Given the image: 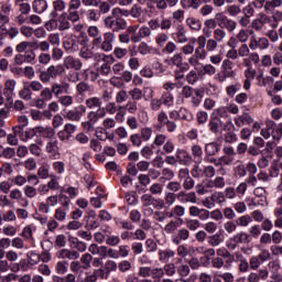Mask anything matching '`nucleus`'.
<instances>
[{"instance_id": "obj_59", "label": "nucleus", "mask_w": 282, "mask_h": 282, "mask_svg": "<svg viewBox=\"0 0 282 282\" xmlns=\"http://www.w3.org/2000/svg\"><path fill=\"white\" fill-rule=\"evenodd\" d=\"M80 58H84V61H91V58H96V54L91 52L88 47H82L79 51Z\"/></svg>"}, {"instance_id": "obj_5", "label": "nucleus", "mask_w": 282, "mask_h": 282, "mask_svg": "<svg viewBox=\"0 0 282 282\" xmlns=\"http://www.w3.org/2000/svg\"><path fill=\"white\" fill-rule=\"evenodd\" d=\"M85 113H87V107H85V105H79L75 109L67 110L64 118L70 122H80Z\"/></svg>"}, {"instance_id": "obj_1", "label": "nucleus", "mask_w": 282, "mask_h": 282, "mask_svg": "<svg viewBox=\"0 0 282 282\" xmlns=\"http://www.w3.org/2000/svg\"><path fill=\"white\" fill-rule=\"evenodd\" d=\"M104 25L111 32H120L127 30V20L120 15H115L113 11H111V14L105 18Z\"/></svg>"}, {"instance_id": "obj_33", "label": "nucleus", "mask_w": 282, "mask_h": 282, "mask_svg": "<svg viewBox=\"0 0 282 282\" xmlns=\"http://www.w3.org/2000/svg\"><path fill=\"white\" fill-rule=\"evenodd\" d=\"M254 34L253 30H248V29H241L237 35L236 39L239 43L246 44L248 43L250 35Z\"/></svg>"}, {"instance_id": "obj_32", "label": "nucleus", "mask_w": 282, "mask_h": 282, "mask_svg": "<svg viewBox=\"0 0 282 282\" xmlns=\"http://www.w3.org/2000/svg\"><path fill=\"white\" fill-rule=\"evenodd\" d=\"M46 72L51 78H58V76H63V74H65V67L61 64L57 66L51 65L47 67Z\"/></svg>"}, {"instance_id": "obj_30", "label": "nucleus", "mask_w": 282, "mask_h": 282, "mask_svg": "<svg viewBox=\"0 0 282 282\" xmlns=\"http://www.w3.org/2000/svg\"><path fill=\"white\" fill-rule=\"evenodd\" d=\"M219 149H221V145L217 142H209L205 144V155L207 158H213L219 153Z\"/></svg>"}, {"instance_id": "obj_51", "label": "nucleus", "mask_w": 282, "mask_h": 282, "mask_svg": "<svg viewBox=\"0 0 282 282\" xmlns=\"http://www.w3.org/2000/svg\"><path fill=\"white\" fill-rule=\"evenodd\" d=\"M37 176L41 180H47L50 177V164L43 163L37 170Z\"/></svg>"}, {"instance_id": "obj_2", "label": "nucleus", "mask_w": 282, "mask_h": 282, "mask_svg": "<svg viewBox=\"0 0 282 282\" xmlns=\"http://www.w3.org/2000/svg\"><path fill=\"white\" fill-rule=\"evenodd\" d=\"M113 41H116V34L106 32L104 36L93 40V45L99 47L101 52H111L113 50Z\"/></svg>"}, {"instance_id": "obj_46", "label": "nucleus", "mask_w": 282, "mask_h": 282, "mask_svg": "<svg viewBox=\"0 0 282 282\" xmlns=\"http://www.w3.org/2000/svg\"><path fill=\"white\" fill-rule=\"evenodd\" d=\"M57 102L63 107H72L74 105V97L72 95H62L57 98Z\"/></svg>"}, {"instance_id": "obj_47", "label": "nucleus", "mask_w": 282, "mask_h": 282, "mask_svg": "<svg viewBox=\"0 0 282 282\" xmlns=\"http://www.w3.org/2000/svg\"><path fill=\"white\" fill-rule=\"evenodd\" d=\"M86 19L88 21H91L93 23H97V21H100V12L98 9H88L86 13Z\"/></svg>"}, {"instance_id": "obj_27", "label": "nucleus", "mask_w": 282, "mask_h": 282, "mask_svg": "<svg viewBox=\"0 0 282 282\" xmlns=\"http://www.w3.org/2000/svg\"><path fill=\"white\" fill-rule=\"evenodd\" d=\"M265 127L267 129H262L260 134L262 135V138H264V140H268V138H270V135L274 133V130L276 129V123L274 122V120L268 119L265 121Z\"/></svg>"}, {"instance_id": "obj_45", "label": "nucleus", "mask_w": 282, "mask_h": 282, "mask_svg": "<svg viewBox=\"0 0 282 282\" xmlns=\"http://www.w3.org/2000/svg\"><path fill=\"white\" fill-rule=\"evenodd\" d=\"M91 261H94V256L91 253H84L80 257V263L83 264V270H89L91 268Z\"/></svg>"}, {"instance_id": "obj_8", "label": "nucleus", "mask_w": 282, "mask_h": 282, "mask_svg": "<svg viewBox=\"0 0 282 282\" xmlns=\"http://www.w3.org/2000/svg\"><path fill=\"white\" fill-rule=\"evenodd\" d=\"M64 69H74V72H80L83 69V62L72 55L64 58L63 65Z\"/></svg>"}, {"instance_id": "obj_25", "label": "nucleus", "mask_w": 282, "mask_h": 282, "mask_svg": "<svg viewBox=\"0 0 282 282\" xmlns=\"http://www.w3.org/2000/svg\"><path fill=\"white\" fill-rule=\"evenodd\" d=\"M144 9L141 8L140 4L135 3L130 8V17L132 19H137L138 23H144Z\"/></svg>"}, {"instance_id": "obj_63", "label": "nucleus", "mask_w": 282, "mask_h": 282, "mask_svg": "<svg viewBox=\"0 0 282 282\" xmlns=\"http://www.w3.org/2000/svg\"><path fill=\"white\" fill-rule=\"evenodd\" d=\"M164 191V186L160 183H153L149 187V192L151 195H162V192Z\"/></svg>"}, {"instance_id": "obj_13", "label": "nucleus", "mask_w": 282, "mask_h": 282, "mask_svg": "<svg viewBox=\"0 0 282 282\" xmlns=\"http://www.w3.org/2000/svg\"><path fill=\"white\" fill-rule=\"evenodd\" d=\"M57 259H68L69 261H76L80 259V253L75 249H61L56 253Z\"/></svg>"}, {"instance_id": "obj_23", "label": "nucleus", "mask_w": 282, "mask_h": 282, "mask_svg": "<svg viewBox=\"0 0 282 282\" xmlns=\"http://www.w3.org/2000/svg\"><path fill=\"white\" fill-rule=\"evenodd\" d=\"M231 241L234 242V245L231 246V250H236L237 246L250 242V235L246 232H238L232 236Z\"/></svg>"}, {"instance_id": "obj_50", "label": "nucleus", "mask_w": 282, "mask_h": 282, "mask_svg": "<svg viewBox=\"0 0 282 282\" xmlns=\"http://www.w3.org/2000/svg\"><path fill=\"white\" fill-rule=\"evenodd\" d=\"M257 80H258V85L259 87H268L270 85H272V77L271 76H263V73L259 74L257 76Z\"/></svg>"}, {"instance_id": "obj_11", "label": "nucleus", "mask_w": 282, "mask_h": 282, "mask_svg": "<svg viewBox=\"0 0 282 282\" xmlns=\"http://www.w3.org/2000/svg\"><path fill=\"white\" fill-rule=\"evenodd\" d=\"M147 91H150V95L153 96V89L145 87L142 89L135 87L132 88L131 90H129V96L131 98V100H134V102H140V100H142V98H147Z\"/></svg>"}, {"instance_id": "obj_60", "label": "nucleus", "mask_w": 282, "mask_h": 282, "mask_svg": "<svg viewBox=\"0 0 282 282\" xmlns=\"http://www.w3.org/2000/svg\"><path fill=\"white\" fill-rule=\"evenodd\" d=\"M99 15L101 17V14H109V12H111V4H109L107 1H100L97 6Z\"/></svg>"}, {"instance_id": "obj_34", "label": "nucleus", "mask_w": 282, "mask_h": 282, "mask_svg": "<svg viewBox=\"0 0 282 282\" xmlns=\"http://www.w3.org/2000/svg\"><path fill=\"white\" fill-rule=\"evenodd\" d=\"M105 116H107V112L105 110H91L88 112L87 118L88 121L93 122V124H96V122H98V120L105 118Z\"/></svg>"}, {"instance_id": "obj_14", "label": "nucleus", "mask_w": 282, "mask_h": 282, "mask_svg": "<svg viewBox=\"0 0 282 282\" xmlns=\"http://www.w3.org/2000/svg\"><path fill=\"white\" fill-rule=\"evenodd\" d=\"M177 199L181 204H195L197 202V194L195 192L187 193L186 191H180L177 193Z\"/></svg>"}, {"instance_id": "obj_64", "label": "nucleus", "mask_w": 282, "mask_h": 282, "mask_svg": "<svg viewBox=\"0 0 282 282\" xmlns=\"http://www.w3.org/2000/svg\"><path fill=\"white\" fill-rule=\"evenodd\" d=\"M226 12L227 14H229V17H239V13L241 12V7H239L238 4H230L227 7Z\"/></svg>"}, {"instance_id": "obj_26", "label": "nucleus", "mask_w": 282, "mask_h": 282, "mask_svg": "<svg viewBox=\"0 0 282 282\" xmlns=\"http://www.w3.org/2000/svg\"><path fill=\"white\" fill-rule=\"evenodd\" d=\"M57 30H59V32L72 30V22L67 18V12H64L59 15Z\"/></svg>"}, {"instance_id": "obj_58", "label": "nucleus", "mask_w": 282, "mask_h": 282, "mask_svg": "<svg viewBox=\"0 0 282 282\" xmlns=\"http://www.w3.org/2000/svg\"><path fill=\"white\" fill-rule=\"evenodd\" d=\"M237 220H228L224 224V230L227 235H232V232H237Z\"/></svg>"}, {"instance_id": "obj_31", "label": "nucleus", "mask_w": 282, "mask_h": 282, "mask_svg": "<svg viewBox=\"0 0 282 282\" xmlns=\"http://www.w3.org/2000/svg\"><path fill=\"white\" fill-rule=\"evenodd\" d=\"M47 8V0H34L32 3L33 12L36 14H43V12H46Z\"/></svg>"}, {"instance_id": "obj_38", "label": "nucleus", "mask_w": 282, "mask_h": 282, "mask_svg": "<svg viewBox=\"0 0 282 282\" xmlns=\"http://www.w3.org/2000/svg\"><path fill=\"white\" fill-rule=\"evenodd\" d=\"M176 43H188V36H186V29L183 25H178L176 29Z\"/></svg>"}, {"instance_id": "obj_10", "label": "nucleus", "mask_w": 282, "mask_h": 282, "mask_svg": "<svg viewBox=\"0 0 282 282\" xmlns=\"http://www.w3.org/2000/svg\"><path fill=\"white\" fill-rule=\"evenodd\" d=\"M69 83L67 82L53 83L51 90L53 91V96L58 99L61 96L69 94Z\"/></svg>"}, {"instance_id": "obj_24", "label": "nucleus", "mask_w": 282, "mask_h": 282, "mask_svg": "<svg viewBox=\"0 0 282 282\" xmlns=\"http://www.w3.org/2000/svg\"><path fill=\"white\" fill-rule=\"evenodd\" d=\"M85 105L87 109H97V111L105 110V108H102V99L100 97H89L85 100Z\"/></svg>"}, {"instance_id": "obj_17", "label": "nucleus", "mask_w": 282, "mask_h": 282, "mask_svg": "<svg viewBox=\"0 0 282 282\" xmlns=\"http://www.w3.org/2000/svg\"><path fill=\"white\" fill-rule=\"evenodd\" d=\"M35 135H40V138H45L46 140H50L54 138V135H56V131H54V128L52 127L36 126Z\"/></svg>"}, {"instance_id": "obj_53", "label": "nucleus", "mask_w": 282, "mask_h": 282, "mask_svg": "<svg viewBox=\"0 0 282 282\" xmlns=\"http://www.w3.org/2000/svg\"><path fill=\"white\" fill-rule=\"evenodd\" d=\"M210 200L214 204H219V205L226 204V196L223 192H215L212 194Z\"/></svg>"}, {"instance_id": "obj_21", "label": "nucleus", "mask_w": 282, "mask_h": 282, "mask_svg": "<svg viewBox=\"0 0 282 282\" xmlns=\"http://www.w3.org/2000/svg\"><path fill=\"white\" fill-rule=\"evenodd\" d=\"M236 260L238 261V270L242 274H246L250 270V261L243 256V253L237 251L236 252Z\"/></svg>"}, {"instance_id": "obj_36", "label": "nucleus", "mask_w": 282, "mask_h": 282, "mask_svg": "<svg viewBox=\"0 0 282 282\" xmlns=\"http://www.w3.org/2000/svg\"><path fill=\"white\" fill-rule=\"evenodd\" d=\"M207 242L212 248H217L224 243V236L221 234H214L207 237Z\"/></svg>"}, {"instance_id": "obj_49", "label": "nucleus", "mask_w": 282, "mask_h": 282, "mask_svg": "<svg viewBox=\"0 0 282 282\" xmlns=\"http://www.w3.org/2000/svg\"><path fill=\"white\" fill-rule=\"evenodd\" d=\"M161 104L165 107H173V102L175 98L173 97V94L171 93H163L161 96Z\"/></svg>"}, {"instance_id": "obj_61", "label": "nucleus", "mask_w": 282, "mask_h": 282, "mask_svg": "<svg viewBox=\"0 0 282 282\" xmlns=\"http://www.w3.org/2000/svg\"><path fill=\"white\" fill-rule=\"evenodd\" d=\"M213 39L218 43H224L226 41V31L224 29H215Z\"/></svg>"}, {"instance_id": "obj_41", "label": "nucleus", "mask_w": 282, "mask_h": 282, "mask_svg": "<svg viewBox=\"0 0 282 282\" xmlns=\"http://www.w3.org/2000/svg\"><path fill=\"white\" fill-rule=\"evenodd\" d=\"M17 155V151L14 148H3V145H0V158H4V160H12Z\"/></svg>"}, {"instance_id": "obj_28", "label": "nucleus", "mask_w": 282, "mask_h": 282, "mask_svg": "<svg viewBox=\"0 0 282 282\" xmlns=\"http://www.w3.org/2000/svg\"><path fill=\"white\" fill-rule=\"evenodd\" d=\"M88 252H90V254H97L98 257H102V259H105L107 257V246H98L97 243H91L88 247Z\"/></svg>"}, {"instance_id": "obj_37", "label": "nucleus", "mask_w": 282, "mask_h": 282, "mask_svg": "<svg viewBox=\"0 0 282 282\" xmlns=\"http://www.w3.org/2000/svg\"><path fill=\"white\" fill-rule=\"evenodd\" d=\"M91 86L87 84V82H79L76 85V93L78 94V96H85L86 94L91 93Z\"/></svg>"}, {"instance_id": "obj_48", "label": "nucleus", "mask_w": 282, "mask_h": 282, "mask_svg": "<svg viewBox=\"0 0 282 282\" xmlns=\"http://www.w3.org/2000/svg\"><path fill=\"white\" fill-rule=\"evenodd\" d=\"M19 96L22 100H32V89L29 84L23 85V88L19 91Z\"/></svg>"}, {"instance_id": "obj_39", "label": "nucleus", "mask_w": 282, "mask_h": 282, "mask_svg": "<svg viewBox=\"0 0 282 282\" xmlns=\"http://www.w3.org/2000/svg\"><path fill=\"white\" fill-rule=\"evenodd\" d=\"M173 257H175V251H173L172 249L159 251V261H161L162 263H166L169 259H173Z\"/></svg>"}, {"instance_id": "obj_22", "label": "nucleus", "mask_w": 282, "mask_h": 282, "mask_svg": "<svg viewBox=\"0 0 282 282\" xmlns=\"http://www.w3.org/2000/svg\"><path fill=\"white\" fill-rule=\"evenodd\" d=\"M17 39L19 36V28L11 26L10 29L0 25V40H6L7 37Z\"/></svg>"}, {"instance_id": "obj_15", "label": "nucleus", "mask_w": 282, "mask_h": 282, "mask_svg": "<svg viewBox=\"0 0 282 282\" xmlns=\"http://www.w3.org/2000/svg\"><path fill=\"white\" fill-rule=\"evenodd\" d=\"M189 237H191V232L188 231V229L181 228L177 230L176 235H173L171 237V241L172 243H174V246H180L182 241H188Z\"/></svg>"}, {"instance_id": "obj_18", "label": "nucleus", "mask_w": 282, "mask_h": 282, "mask_svg": "<svg viewBox=\"0 0 282 282\" xmlns=\"http://www.w3.org/2000/svg\"><path fill=\"white\" fill-rule=\"evenodd\" d=\"M151 29L149 26H141L137 35H131L132 43H142V40L151 37Z\"/></svg>"}, {"instance_id": "obj_12", "label": "nucleus", "mask_w": 282, "mask_h": 282, "mask_svg": "<svg viewBox=\"0 0 282 282\" xmlns=\"http://www.w3.org/2000/svg\"><path fill=\"white\" fill-rule=\"evenodd\" d=\"M63 45H64V50L66 52H69V54H74L78 52V42L76 41V37L74 36V34L66 35L64 37Z\"/></svg>"}, {"instance_id": "obj_55", "label": "nucleus", "mask_w": 282, "mask_h": 282, "mask_svg": "<svg viewBox=\"0 0 282 282\" xmlns=\"http://www.w3.org/2000/svg\"><path fill=\"white\" fill-rule=\"evenodd\" d=\"M164 206H173L177 202V194L173 192H166L164 196Z\"/></svg>"}, {"instance_id": "obj_19", "label": "nucleus", "mask_w": 282, "mask_h": 282, "mask_svg": "<svg viewBox=\"0 0 282 282\" xmlns=\"http://www.w3.org/2000/svg\"><path fill=\"white\" fill-rule=\"evenodd\" d=\"M9 197L10 199H15V202L21 200L20 206H22V208H28V206H30V200H28V198H23V193L19 188L11 189Z\"/></svg>"}, {"instance_id": "obj_20", "label": "nucleus", "mask_w": 282, "mask_h": 282, "mask_svg": "<svg viewBox=\"0 0 282 282\" xmlns=\"http://www.w3.org/2000/svg\"><path fill=\"white\" fill-rule=\"evenodd\" d=\"M53 10L51 12L52 19H56L61 12L65 13V10H67V2L65 0H54L53 3Z\"/></svg>"}, {"instance_id": "obj_62", "label": "nucleus", "mask_w": 282, "mask_h": 282, "mask_svg": "<svg viewBox=\"0 0 282 282\" xmlns=\"http://www.w3.org/2000/svg\"><path fill=\"white\" fill-rule=\"evenodd\" d=\"M66 17L72 23H78L80 21V13L78 11L67 9Z\"/></svg>"}, {"instance_id": "obj_57", "label": "nucleus", "mask_w": 282, "mask_h": 282, "mask_svg": "<svg viewBox=\"0 0 282 282\" xmlns=\"http://www.w3.org/2000/svg\"><path fill=\"white\" fill-rule=\"evenodd\" d=\"M184 215H186V207L182 205L174 206L170 213V217H184Z\"/></svg>"}, {"instance_id": "obj_56", "label": "nucleus", "mask_w": 282, "mask_h": 282, "mask_svg": "<svg viewBox=\"0 0 282 282\" xmlns=\"http://www.w3.org/2000/svg\"><path fill=\"white\" fill-rule=\"evenodd\" d=\"M186 230H191L192 232H195L200 226L202 223H199L198 219H187L185 220Z\"/></svg>"}, {"instance_id": "obj_43", "label": "nucleus", "mask_w": 282, "mask_h": 282, "mask_svg": "<svg viewBox=\"0 0 282 282\" xmlns=\"http://www.w3.org/2000/svg\"><path fill=\"white\" fill-rule=\"evenodd\" d=\"M43 141L39 140L37 143H32L29 145V151L32 153V155H35L36 158H41V153H43Z\"/></svg>"}, {"instance_id": "obj_7", "label": "nucleus", "mask_w": 282, "mask_h": 282, "mask_svg": "<svg viewBox=\"0 0 282 282\" xmlns=\"http://www.w3.org/2000/svg\"><path fill=\"white\" fill-rule=\"evenodd\" d=\"M78 127L74 123H66L64 129L57 132V138L61 142H65V140H69L74 138V133H76Z\"/></svg>"}, {"instance_id": "obj_40", "label": "nucleus", "mask_w": 282, "mask_h": 282, "mask_svg": "<svg viewBox=\"0 0 282 282\" xmlns=\"http://www.w3.org/2000/svg\"><path fill=\"white\" fill-rule=\"evenodd\" d=\"M156 120L159 122V124L156 126V129L160 131V129H163L165 127V124L171 120L169 119V115L166 113V111L161 110L158 113Z\"/></svg>"}, {"instance_id": "obj_4", "label": "nucleus", "mask_w": 282, "mask_h": 282, "mask_svg": "<svg viewBox=\"0 0 282 282\" xmlns=\"http://www.w3.org/2000/svg\"><path fill=\"white\" fill-rule=\"evenodd\" d=\"M141 203L143 208H151V206H153L156 210H162V208H164V199L155 198L153 194H143L141 196Z\"/></svg>"}, {"instance_id": "obj_44", "label": "nucleus", "mask_w": 282, "mask_h": 282, "mask_svg": "<svg viewBox=\"0 0 282 282\" xmlns=\"http://www.w3.org/2000/svg\"><path fill=\"white\" fill-rule=\"evenodd\" d=\"M237 226H240L241 228H248L250 224H252V216L250 215H242L237 218L236 220Z\"/></svg>"}, {"instance_id": "obj_6", "label": "nucleus", "mask_w": 282, "mask_h": 282, "mask_svg": "<svg viewBox=\"0 0 282 282\" xmlns=\"http://www.w3.org/2000/svg\"><path fill=\"white\" fill-rule=\"evenodd\" d=\"M44 151L51 160H58V158H61V152H58V140L54 137L48 139L45 143Z\"/></svg>"}, {"instance_id": "obj_54", "label": "nucleus", "mask_w": 282, "mask_h": 282, "mask_svg": "<svg viewBox=\"0 0 282 282\" xmlns=\"http://www.w3.org/2000/svg\"><path fill=\"white\" fill-rule=\"evenodd\" d=\"M69 269V264L67 261H58L55 265V272L56 274H67V270Z\"/></svg>"}, {"instance_id": "obj_42", "label": "nucleus", "mask_w": 282, "mask_h": 282, "mask_svg": "<svg viewBox=\"0 0 282 282\" xmlns=\"http://www.w3.org/2000/svg\"><path fill=\"white\" fill-rule=\"evenodd\" d=\"M281 6L282 0H267V3L264 6V12H274V10H276V8H281Z\"/></svg>"}, {"instance_id": "obj_9", "label": "nucleus", "mask_w": 282, "mask_h": 282, "mask_svg": "<svg viewBox=\"0 0 282 282\" xmlns=\"http://www.w3.org/2000/svg\"><path fill=\"white\" fill-rule=\"evenodd\" d=\"M216 254L218 257H221L226 268H232V263H235V261H237V256L236 253L232 254L228 249L226 248H218L216 250Z\"/></svg>"}, {"instance_id": "obj_3", "label": "nucleus", "mask_w": 282, "mask_h": 282, "mask_svg": "<svg viewBox=\"0 0 282 282\" xmlns=\"http://www.w3.org/2000/svg\"><path fill=\"white\" fill-rule=\"evenodd\" d=\"M272 259V253H270V250L263 249L259 254L252 256L249 259V265L250 270H259L265 261H270Z\"/></svg>"}, {"instance_id": "obj_29", "label": "nucleus", "mask_w": 282, "mask_h": 282, "mask_svg": "<svg viewBox=\"0 0 282 282\" xmlns=\"http://www.w3.org/2000/svg\"><path fill=\"white\" fill-rule=\"evenodd\" d=\"M70 248H74V250H76V252H86L87 251V243H85L84 241L78 240V238L76 237H70L68 239Z\"/></svg>"}, {"instance_id": "obj_16", "label": "nucleus", "mask_w": 282, "mask_h": 282, "mask_svg": "<svg viewBox=\"0 0 282 282\" xmlns=\"http://www.w3.org/2000/svg\"><path fill=\"white\" fill-rule=\"evenodd\" d=\"M175 155L178 164H182V166H188L193 162V156L184 149H177Z\"/></svg>"}, {"instance_id": "obj_52", "label": "nucleus", "mask_w": 282, "mask_h": 282, "mask_svg": "<svg viewBox=\"0 0 282 282\" xmlns=\"http://www.w3.org/2000/svg\"><path fill=\"white\" fill-rule=\"evenodd\" d=\"M124 109L126 111H128V113H132V115L138 113V109H140V104L131 99L126 104Z\"/></svg>"}, {"instance_id": "obj_35", "label": "nucleus", "mask_w": 282, "mask_h": 282, "mask_svg": "<svg viewBox=\"0 0 282 282\" xmlns=\"http://www.w3.org/2000/svg\"><path fill=\"white\" fill-rule=\"evenodd\" d=\"M180 228V223H177L176 220H170L163 228V232L165 235H175V232H177V229Z\"/></svg>"}]
</instances>
